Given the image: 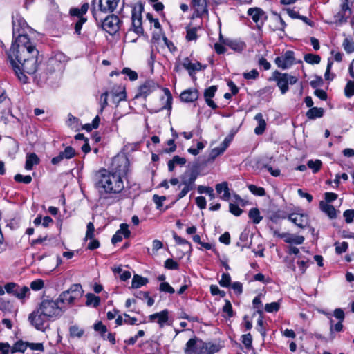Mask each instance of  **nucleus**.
Returning <instances> with one entry per match:
<instances>
[{
	"label": "nucleus",
	"mask_w": 354,
	"mask_h": 354,
	"mask_svg": "<svg viewBox=\"0 0 354 354\" xmlns=\"http://www.w3.org/2000/svg\"><path fill=\"white\" fill-rule=\"evenodd\" d=\"M13 37L15 39L8 52V57L15 74L25 84L28 81L25 73L32 75L38 68L39 51L28 35H17Z\"/></svg>",
	"instance_id": "1"
},
{
	"label": "nucleus",
	"mask_w": 354,
	"mask_h": 354,
	"mask_svg": "<svg viewBox=\"0 0 354 354\" xmlns=\"http://www.w3.org/2000/svg\"><path fill=\"white\" fill-rule=\"evenodd\" d=\"M95 187L100 194H118L124 188V183L120 174L101 169L95 174Z\"/></svg>",
	"instance_id": "2"
},
{
	"label": "nucleus",
	"mask_w": 354,
	"mask_h": 354,
	"mask_svg": "<svg viewBox=\"0 0 354 354\" xmlns=\"http://www.w3.org/2000/svg\"><path fill=\"white\" fill-rule=\"evenodd\" d=\"M83 294L82 286L79 283L73 284L70 288L62 292L57 299L59 305L64 306V310L80 299Z\"/></svg>",
	"instance_id": "3"
},
{
	"label": "nucleus",
	"mask_w": 354,
	"mask_h": 354,
	"mask_svg": "<svg viewBox=\"0 0 354 354\" xmlns=\"http://www.w3.org/2000/svg\"><path fill=\"white\" fill-rule=\"evenodd\" d=\"M37 308L41 313L53 319L61 317L64 313V306H60L57 300L44 299Z\"/></svg>",
	"instance_id": "4"
},
{
	"label": "nucleus",
	"mask_w": 354,
	"mask_h": 354,
	"mask_svg": "<svg viewBox=\"0 0 354 354\" xmlns=\"http://www.w3.org/2000/svg\"><path fill=\"white\" fill-rule=\"evenodd\" d=\"M104 15H101V19H95L97 26L111 35H113L119 30L121 21L117 15H111L104 17Z\"/></svg>",
	"instance_id": "5"
},
{
	"label": "nucleus",
	"mask_w": 354,
	"mask_h": 354,
	"mask_svg": "<svg viewBox=\"0 0 354 354\" xmlns=\"http://www.w3.org/2000/svg\"><path fill=\"white\" fill-rule=\"evenodd\" d=\"M207 344L201 339L194 337L186 344L185 354H212L213 351H207Z\"/></svg>",
	"instance_id": "6"
},
{
	"label": "nucleus",
	"mask_w": 354,
	"mask_h": 354,
	"mask_svg": "<svg viewBox=\"0 0 354 354\" xmlns=\"http://www.w3.org/2000/svg\"><path fill=\"white\" fill-rule=\"evenodd\" d=\"M5 290L8 294L15 296L22 303H24L30 295V290L28 287L19 286L12 282L6 283Z\"/></svg>",
	"instance_id": "7"
},
{
	"label": "nucleus",
	"mask_w": 354,
	"mask_h": 354,
	"mask_svg": "<svg viewBox=\"0 0 354 354\" xmlns=\"http://www.w3.org/2000/svg\"><path fill=\"white\" fill-rule=\"evenodd\" d=\"M144 11V6L139 3L134 6L131 12V28L137 35H142L144 32L142 28V13Z\"/></svg>",
	"instance_id": "8"
},
{
	"label": "nucleus",
	"mask_w": 354,
	"mask_h": 354,
	"mask_svg": "<svg viewBox=\"0 0 354 354\" xmlns=\"http://www.w3.org/2000/svg\"><path fill=\"white\" fill-rule=\"evenodd\" d=\"M119 0H99L98 9L93 7L92 13L94 19H100L102 14L112 12L118 6Z\"/></svg>",
	"instance_id": "9"
},
{
	"label": "nucleus",
	"mask_w": 354,
	"mask_h": 354,
	"mask_svg": "<svg viewBox=\"0 0 354 354\" xmlns=\"http://www.w3.org/2000/svg\"><path fill=\"white\" fill-rule=\"evenodd\" d=\"M50 319L46 315L41 313V310L37 308L28 316V320L31 324L39 330L44 331L48 327V321Z\"/></svg>",
	"instance_id": "10"
},
{
	"label": "nucleus",
	"mask_w": 354,
	"mask_h": 354,
	"mask_svg": "<svg viewBox=\"0 0 354 354\" xmlns=\"http://www.w3.org/2000/svg\"><path fill=\"white\" fill-rule=\"evenodd\" d=\"M31 28L28 25L24 18L19 15L12 17V35L13 37L17 35H28Z\"/></svg>",
	"instance_id": "11"
},
{
	"label": "nucleus",
	"mask_w": 354,
	"mask_h": 354,
	"mask_svg": "<svg viewBox=\"0 0 354 354\" xmlns=\"http://www.w3.org/2000/svg\"><path fill=\"white\" fill-rule=\"evenodd\" d=\"M158 84L156 83L153 80H147L143 84H142L139 87L138 91L135 95V98L142 97L144 99H146V97L149 95H150L151 93L158 89Z\"/></svg>",
	"instance_id": "12"
},
{
	"label": "nucleus",
	"mask_w": 354,
	"mask_h": 354,
	"mask_svg": "<svg viewBox=\"0 0 354 354\" xmlns=\"http://www.w3.org/2000/svg\"><path fill=\"white\" fill-rule=\"evenodd\" d=\"M295 60L294 52L287 50L283 55L276 57L274 62L279 68L286 69L294 64Z\"/></svg>",
	"instance_id": "13"
},
{
	"label": "nucleus",
	"mask_w": 354,
	"mask_h": 354,
	"mask_svg": "<svg viewBox=\"0 0 354 354\" xmlns=\"http://www.w3.org/2000/svg\"><path fill=\"white\" fill-rule=\"evenodd\" d=\"M351 12L352 10L349 5L346 3H342L340 10L334 15L335 23L339 25L346 23Z\"/></svg>",
	"instance_id": "14"
},
{
	"label": "nucleus",
	"mask_w": 354,
	"mask_h": 354,
	"mask_svg": "<svg viewBox=\"0 0 354 354\" xmlns=\"http://www.w3.org/2000/svg\"><path fill=\"white\" fill-rule=\"evenodd\" d=\"M198 172L196 171H186L180 176V184L178 188H181L182 185L194 188L196 187L195 181L198 178Z\"/></svg>",
	"instance_id": "15"
},
{
	"label": "nucleus",
	"mask_w": 354,
	"mask_h": 354,
	"mask_svg": "<svg viewBox=\"0 0 354 354\" xmlns=\"http://www.w3.org/2000/svg\"><path fill=\"white\" fill-rule=\"evenodd\" d=\"M247 13L252 17L253 21L257 24L259 28L263 25L264 21L267 18L266 12L261 8L257 7L250 8Z\"/></svg>",
	"instance_id": "16"
},
{
	"label": "nucleus",
	"mask_w": 354,
	"mask_h": 354,
	"mask_svg": "<svg viewBox=\"0 0 354 354\" xmlns=\"http://www.w3.org/2000/svg\"><path fill=\"white\" fill-rule=\"evenodd\" d=\"M270 80L277 82V85L281 90L282 94H285L288 91V83L287 80V73H281L278 71H275L272 73V77Z\"/></svg>",
	"instance_id": "17"
},
{
	"label": "nucleus",
	"mask_w": 354,
	"mask_h": 354,
	"mask_svg": "<svg viewBox=\"0 0 354 354\" xmlns=\"http://www.w3.org/2000/svg\"><path fill=\"white\" fill-rule=\"evenodd\" d=\"M274 235L284 239V241L290 244L301 245L304 241V237L303 236H298L289 233L281 234L277 231L274 232Z\"/></svg>",
	"instance_id": "18"
},
{
	"label": "nucleus",
	"mask_w": 354,
	"mask_h": 354,
	"mask_svg": "<svg viewBox=\"0 0 354 354\" xmlns=\"http://www.w3.org/2000/svg\"><path fill=\"white\" fill-rule=\"evenodd\" d=\"M288 218L301 229H304L308 225L309 221L306 214L292 213L288 215Z\"/></svg>",
	"instance_id": "19"
},
{
	"label": "nucleus",
	"mask_w": 354,
	"mask_h": 354,
	"mask_svg": "<svg viewBox=\"0 0 354 354\" xmlns=\"http://www.w3.org/2000/svg\"><path fill=\"white\" fill-rule=\"evenodd\" d=\"M128 225L126 223H122L120 229L115 232L111 239V243L115 244L120 242L122 240V236L124 238H128L130 236V231L128 229Z\"/></svg>",
	"instance_id": "20"
},
{
	"label": "nucleus",
	"mask_w": 354,
	"mask_h": 354,
	"mask_svg": "<svg viewBox=\"0 0 354 354\" xmlns=\"http://www.w3.org/2000/svg\"><path fill=\"white\" fill-rule=\"evenodd\" d=\"M168 310H164L161 312L149 315V319L150 322H156L159 324L160 327L162 328L168 321Z\"/></svg>",
	"instance_id": "21"
},
{
	"label": "nucleus",
	"mask_w": 354,
	"mask_h": 354,
	"mask_svg": "<svg viewBox=\"0 0 354 354\" xmlns=\"http://www.w3.org/2000/svg\"><path fill=\"white\" fill-rule=\"evenodd\" d=\"M217 91L216 86H211L204 91V98L206 104L211 107L212 109H217L218 106L212 100V97H214L215 93Z\"/></svg>",
	"instance_id": "22"
},
{
	"label": "nucleus",
	"mask_w": 354,
	"mask_h": 354,
	"mask_svg": "<svg viewBox=\"0 0 354 354\" xmlns=\"http://www.w3.org/2000/svg\"><path fill=\"white\" fill-rule=\"evenodd\" d=\"M192 6L194 8L197 17L208 14L207 0H192Z\"/></svg>",
	"instance_id": "23"
},
{
	"label": "nucleus",
	"mask_w": 354,
	"mask_h": 354,
	"mask_svg": "<svg viewBox=\"0 0 354 354\" xmlns=\"http://www.w3.org/2000/svg\"><path fill=\"white\" fill-rule=\"evenodd\" d=\"M67 61V57L62 53H57L53 57H51L48 62V66H53L54 70H60L62 63Z\"/></svg>",
	"instance_id": "24"
},
{
	"label": "nucleus",
	"mask_w": 354,
	"mask_h": 354,
	"mask_svg": "<svg viewBox=\"0 0 354 354\" xmlns=\"http://www.w3.org/2000/svg\"><path fill=\"white\" fill-rule=\"evenodd\" d=\"M180 99L185 102H193L198 98V91L196 89H187L180 94Z\"/></svg>",
	"instance_id": "25"
},
{
	"label": "nucleus",
	"mask_w": 354,
	"mask_h": 354,
	"mask_svg": "<svg viewBox=\"0 0 354 354\" xmlns=\"http://www.w3.org/2000/svg\"><path fill=\"white\" fill-rule=\"evenodd\" d=\"M216 190L217 193L221 194L223 192V195L221 196V198L223 201H227L230 199V189L228 187V183L227 182H223L216 185Z\"/></svg>",
	"instance_id": "26"
},
{
	"label": "nucleus",
	"mask_w": 354,
	"mask_h": 354,
	"mask_svg": "<svg viewBox=\"0 0 354 354\" xmlns=\"http://www.w3.org/2000/svg\"><path fill=\"white\" fill-rule=\"evenodd\" d=\"M254 120L258 122V126L254 129V133L257 135L263 134L266 130V122L263 119L262 113H257L254 117Z\"/></svg>",
	"instance_id": "27"
},
{
	"label": "nucleus",
	"mask_w": 354,
	"mask_h": 354,
	"mask_svg": "<svg viewBox=\"0 0 354 354\" xmlns=\"http://www.w3.org/2000/svg\"><path fill=\"white\" fill-rule=\"evenodd\" d=\"M319 206L322 211L327 214L330 218H336V209L333 205L324 201H321Z\"/></svg>",
	"instance_id": "28"
},
{
	"label": "nucleus",
	"mask_w": 354,
	"mask_h": 354,
	"mask_svg": "<svg viewBox=\"0 0 354 354\" xmlns=\"http://www.w3.org/2000/svg\"><path fill=\"white\" fill-rule=\"evenodd\" d=\"M88 3H84L82 4L80 8H72L70 9V14L72 16H76L78 17V19H80L81 17H84V15H85L88 9Z\"/></svg>",
	"instance_id": "29"
},
{
	"label": "nucleus",
	"mask_w": 354,
	"mask_h": 354,
	"mask_svg": "<svg viewBox=\"0 0 354 354\" xmlns=\"http://www.w3.org/2000/svg\"><path fill=\"white\" fill-rule=\"evenodd\" d=\"M324 109L318 107H312L306 112V117L310 120L322 118L324 115Z\"/></svg>",
	"instance_id": "30"
},
{
	"label": "nucleus",
	"mask_w": 354,
	"mask_h": 354,
	"mask_svg": "<svg viewBox=\"0 0 354 354\" xmlns=\"http://www.w3.org/2000/svg\"><path fill=\"white\" fill-rule=\"evenodd\" d=\"M39 163V158L35 153H30L26 156L25 169L26 170H31L35 165Z\"/></svg>",
	"instance_id": "31"
},
{
	"label": "nucleus",
	"mask_w": 354,
	"mask_h": 354,
	"mask_svg": "<svg viewBox=\"0 0 354 354\" xmlns=\"http://www.w3.org/2000/svg\"><path fill=\"white\" fill-rule=\"evenodd\" d=\"M226 44L230 48L236 52H241L246 47V44H245V42L238 40H229L227 41Z\"/></svg>",
	"instance_id": "32"
},
{
	"label": "nucleus",
	"mask_w": 354,
	"mask_h": 354,
	"mask_svg": "<svg viewBox=\"0 0 354 354\" xmlns=\"http://www.w3.org/2000/svg\"><path fill=\"white\" fill-rule=\"evenodd\" d=\"M148 279L138 274H135L132 279L131 288H138L147 283Z\"/></svg>",
	"instance_id": "33"
},
{
	"label": "nucleus",
	"mask_w": 354,
	"mask_h": 354,
	"mask_svg": "<svg viewBox=\"0 0 354 354\" xmlns=\"http://www.w3.org/2000/svg\"><path fill=\"white\" fill-rule=\"evenodd\" d=\"M28 348V342L19 340L15 342L10 349V353L13 354L17 352L24 353Z\"/></svg>",
	"instance_id": "34"
},
{
	"label": "nucleus",
	"mask_w": 354,
	"mask_h": 354,
	"mask_svg": "<svg viewBox=\"0 0 354 354\" xmlns=\"http://www.w3.org/2000/svg\"><path fill=\"white\" fill-rule=\"evenodd\" d=\"M173 238L176 243L182 245L184 247V250H186V252H191L192 245L189 241L178 236L176 232H174Z\"/></svg>",
	"instance_id": "35"
},
{
	"label": "nucleus",
	"mask_w": 354,
	"mask_h": 354,
	"mask_svg": "<svg viewBox=\"0 0 354 354\" xmlns=\"http://www.w3.org/2000/svg\"><path fill=\"white\" fill-rule=\"evenodd\" d=\"M183 66L185 68L190 71H200L202 68V65L200 62L192 63L188 58L184 60Z\"/></svg>",
	"instance_id": "36"
},
{
	"label": "nucleus",
	"mask_w": 354,
	"mask_h": 354,
	"mask_svg": "<svg viewBox=\"0 0 354 354\" xmlns=\"http://www.w3.org/2000/svg\"><path fill=\"white\" fill-rule=\"evenodd\" d=\"M248 216L252 220L254 224H258L263 219V217L260 215V212L257 208H252L248 213Z\"/></svg>",
	"instance_id": "37"
},
{
	"label": "nucleus",
	"mask_w": 354,
	"mask_h": 354,
	"mask_svg": "<svg viewBox=\"0 0 354 354\" xmlns=\"http://www.w3.org/2000/svg\"><path fill=\"white\" fill-rule=\"evenodd\" d=\"M86 304L87 306H93L94 307H97L99 306L100 302V298L98 296L95 295L92 293H88L86 295Z\"/></svg>",
	"instance_id": "38"
},
{
	"label": "nucleus",
	"mask_w": 354,
	"mask_h": 354,
	"mask_svg": "<svg viewBox=\"0 0 354 354\" xmlns=\"http://www.w3.org/2000/svg\"><path fill=\"white\" fill-rule=\"evenodd\" d=\"M304 59L306 62L310 64H317L321 61V57L319 55L311 53L306 54L304 57Z\"/></svg>",
	"instance_id": "39"
},
{
	"label": "nucleus",
	"mask_w": 354,
	"mask_h": 354,
	"mask_svg": "<svg viewBox=\"0 0 354 354\" xmlns=\"http://www.w3.org/2000/svg\"><path fill=\"white\" fill-rule=\"evenodd\" d=\"M70 335L73 337L80 338L84 335V330L80 328L77 325L71 326L69 328Z\"/></svg>",
	"instance_id": "40"
},
{
	"label": "nucleus",
	"mask_w": 354,
	"mask_h": 354,
	"mask_svg": "<svg viewBox=\"0 0 354 354\" xmlns=\"http://www.w3.org/2000/svg\"><path fill=\"white\" fill-rule=\"evenodd\" d=\"M344 94L348 98H350L354 95V81H348L344 88Z\"/></svg>",
	"instance_id": "41"
},
{
	"label": "nucleus",
	"mask_w": 354,
	"mask_h": 354,
	"mask_svg": "<svg viewBox=\"0 0 354 354\" xmlns=\"http://www.w3.org/2000/svg\"><path fill=\"white\" fill-rule=\"evenodd\" d=\"M342 46L347 53H352L354 52V42L348 38H345L344 39Z\"/></svg>",
	"instance_id": "42"
},
{
	"label": "nucleus",
	"mask_w": 354,
	"mask_h": 354,
	"mask_svg": "<svg viewBox=\"0 0 354 354\" xmlns=\"http://www.w3.org/2000/svg\"><path fill=\"white\" fill-rule=\"evenodd\" d=\"M322 164V163L320 160H310L308 161L307 165L313 170V173H317L320 169Z\"/></svg>",
	"instance_id": "43"
},
{
	"label": "nucleus",
	"mask_w": 354,
	"mask_h": 354,
	"mask_svg": "<svg viewBox=\"0 0 354 354\" xmlns=\"http://www.w3.org/2000/svg\"><path fill=\"white\" fill-rule=\"evenodd\" d=\"M248 189L253 194L256 196H263L266 194V191L264 188L257 187L254 185H249Z\"/></svg>",
	"instance_id": "44"
},
{
	"label": "nucleus",
	"mask_w": 354,
	"mask_h": 354,
	"mask_svg": "<svg viewBox=\"0 0 354 354\" xmlns=\"http://www.w3.org/2000/svg\"><path fill=\"white\" fill-rule=\"evenodd\" d=\"M197 30H198L197 28H192L187 29L186 39L188 41L196 40V39L198 37Z\"/></svg>",
	"instance_id": "45"
},
{
	"label": "nucleus",
	"mask_w": 354,
	"mask_h": 354,
	"mask_svg": "<svg viewBox=\"0 0 354 354\" xmlns=\"http://www.w3.org/2000/svg\"><path fill=\"white\" fill-rule=\"evenodd\" d=\"M0 310L5 313H12L15 312L14 306L10 301H3L0 304Z\"/></svg>",
	"instance_id": "46"
},
{
	"label": "nucleus",
	"mask_w": 354,
	"mask_h": 354,
	"mask_svg": "<svg viewBox=\"0 0 354 354\" xmlns=\"http://www.w3.org/2000/svg\"><path fill=\"white\" fill-rule=\"evenodd\" d=\"M14 179L16 182L29 184L32 181V177L30 175L23 176L17 174L15 176Z\"/></svg>",
	"instance_id": "47"
},
{
	"label": "nucleus",
	"mask_w": 354,
	"mask_h": 354,
	"mask_svg": "<svg viewBox=\"0 0 354 354\" xmlns=\"http://www.w3.org/2000/svg\"><path fill=\"white\" fill-rule=\"evenodd\" d=\"M219 284L222 287H229L231 284V277L228 273H223L221 279L219 281Z\"/></svg>",
	"instance_id": "48"
},
{
	"label": "nucleus",
	"mask_w": 354,
	"mask_h": 354,
	"mask_svg": "<svg viewBox=\"0 0 354 354\" xmlns=\"http://www.w3.org/2000/svg\"><path fill=\"white\" fill-rule=\"evenodd\" d=\"M335 252L338 254H341L343 252H345L347 250L348 247V243L345 242V241H344L341 243H335Z\"/></svg>",
	"instance_id": "49"
},
{
	"label": "nucleus",
	"mask_w": 354,
	"mask_h": 354,
	"mask_svg": "<svg viewBox=\"0 0 354 354\" xmlns=\"http://www.w3.org/2000/svg\"><path fill=\"white\" fill-rule=\"evenodd\" d=\"M223 152L224 151L219 146L214 148L209 153L208 160L213 161L216 157L222 154Z\"/></svg>",
	"instance_id": "50"
},
{
	"label": "nucleus",
	"mask_w": 354,
	"mask_h": 354,
	"mask_svg": "<svg viewBox=\"0 0 354 354\" xmlns=\"http://www.w3.org/2000/svg\"><path fill=\"white\" fill-rule=\"evenodd\" d=\"M95 227L92 222H89L86 226V232L85 238L86 239H93L94 237Z\"/></svg>",
	"instance_id": "51"
},
{
	"label": "nucleus",
	"mask_w": 354,
	"mask_h": 354,
	"mask_svg": "<svg viewBox=\"0 0 354 354\" xmlns=\"http://www.w3.org/2000/svg\"><path fill=\"white\" fill-rule=\"evenodd\" d=\"M242 343L247 348L252 347V337L250 333L245 334L241 336Z\"/></svg>",
	"instance_id": "52"
},
{
	"label": "nucleus",
	"mask_w": 354,
	"mask_h": 354,
	"mask_svg": "<svg viewBox=\"0 0 354 354\" xmlns=\"http://www.w3.org/2000/svg\"><path fill=\"white\" fill-rule=\"evenodd\" d=\"M279 309V304L278 302H272L265 306V310L268 313L277 312Z\"/></svg>",
	"instance_id": "53"
},
{
	"label": "nucleus",
	"mask_w": 354,
	"mask_h": 354,
	"mask_svg": "<svg viewBox=\"0 0 354 354\" xmlns=\"http://www.w3.org/2000/svg\"><path fill=\"white\" fill-rule=\"evenodd\" d=\"M165 267L169 270H178L179 268L178 263L174 261L172 259H167L165 261Z\"/></svg>",
	"instance_id": "54"
},
{
	"label": "nucleus",
	"mask_w": 354,
	"mask_h": 354,
	"mask_svg": "<svg viewBox=\"0 0 354 354\" xmlns=\"http://www.w3.org/2000/svg\"><path fill=\"white\" fill-rule=\"evenodd\" d=\"M94 329L95 330L99 332L104 339H106L104 336L107 329L106 327L104 325H103L101 322H99L94 324Z\"/></svg>",
	"instance_id": "55"
},
{
	"label": "nucleus",
	"mask_w": 354,
	"mask_h": 354,
	"mask_svg": "<svg viewBox=\"0 0 354 354\" xmlns=\"http://www.w3.org/2000/svg\"><path fill=\"white\" fill-rule=\"evenodd\" d=\"M343 216L346 223H351L354 221V209H346L344 212Z\"/></svg>",
	"instance_id": "56"
},
{
	"label": "nucleus",
	"mask_w": 354,
	"mask_h": 354,
	"mask_svg": "<svg viewBox=\"0 0 354 354\" xmlns=\"http://www.w3.org/2000/svg\"><path fill=\"white\" fill-rule=\"evenodd\" d=\"M180 189V192L176 196V200L178 201L183 198H184L189 192L194 190V188H189V187L182 185Z\"/></svg>",
	"instance_id": "57"
},
{
	"label": "nucleus",
	"mask_w": 354,
	"mask_h": 354,
	"mask_svg": "<svg viewBox=\"0 0 354 354\" xmlns=\"http://www.w3.org/2000/svg\"><path fill=\"white\" fill-rule=\"evenodd\" d=\"M107 98H108V92H104L100 96V113L103 112L104 108L108 104Z\"/></svg>",
	"instance_id": "58"
},
{
	"label": "nucleus",
	"mask_w": 354,
	"mask_h": 354,
	"mask_svg": "<svg viewBox=\"0 0 354 354\" xmlns=\"http://www.w3.org/2000/svg\"><path fill=\"white\" fill-rule=\"evenodd\" d=\"M229 209L230 213L236 216H240L243 212V210L237 205L234 203H230Z\"/></svg>",
	"instance_id": "59"
},
{
	"label": "nucleus",
	"mask_w": 354,
	"mask_h": 354,
	"mask_svg": "<svg viewBox=\"0 0 354 354\" xmlns=\"http://www.w3.org/2000/svg\"><path fill=\"white\" fill-rule=\"evenodd\" d=\"M122 73L127 75L129 77V80L131 81L138 79V74L136 73V72L131 70L129 68H124L122 70Z\"/></svg>",
	"instance_id": "60"
},
{
	"label": "nucleus",
	"mask_w": 354,
	"mask_h": 354,
	"mask_svg": "<svg viewBox=\"0 0 354 354\" xmlns=\"http://www.w3.org/2000/svg\"><path fill=\"white\" fill-rule=\"evenodd\" d=\"M86 18L81 17L78 19L75 24V32L77 35H80L82 25L86 21Z\"/></svg>",
	"instance_id": "61"
},
{
	"label": "nucleus",
	"mask_w": 354,
	"mask_h": 354,
	"mask_svg": "<svg viewBox=\"0 0 354 354\" xmlns=\"http://www.w3.org/2000/svg\"><path fill=\"white\" fill-rule=\"evenodd\" d=\"M160 290L165 292L173 294L175 292L174 289L167 283L162 282L160 284Z\"/></svg>",
	"instance_id": "62"
},
{
	"label": "nucleus",
	"mask_w": 354,
	"mask_h": 354,
	"mask_svg": "<svg viewBox=\"0 0 354 354\" xmlns=\"http://www.w3.org/2000/svg\"><path fill=\"white\" fill-rule=\"evenodd\" d=\"M63 153L65 155L66 159H71L76 155L75 150L71 146L66 147L63 151Z\"/></svg>",
	"instance_id": "63"
},
{
	"label": "nucleus",
	"mask_w": 354,
	"mask_h": 354,
	"mask_svg": "<svg viewBox=\"0 0 354 354\" xmlns=\"http://www.w3.org/2000/svg\"><path fill=\"white\" fill-rule=\"evenodd\" d=\"M44 286V281L41 279H37L30 283V288L34 290H39Z\"/></svg>",
	"instance_id": "64"
}]
</instances>
